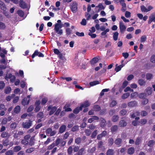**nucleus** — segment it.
Listing matches in <instances>:
<instances>
[{
	"label": "nucleus",
	"mask_w": 155,
	"mask_h": 155,
	"mask_svg": "<svg viewBox=\"0 0 155 155\" xmlns=\"http://www.w3.org/2000/svg\"><path fill=\"white\" fill-rule=\"evenodd\" d=\"M78 4L75 2H73L70 5L71 10L73 13H75L78 9Z\"/></svg>",
	"instance_id": "obj_1"
},
{
	"label": "nucleus",
	"mask_w": 155,
	"mask_h": 155,
	"mask_svg": "<svg viewBox=\"0 0 155 155\" xmlns=\"http://www.w3.org/2000/svg\"><path fill=\"white\" fill-rule=\"evenodd\" d=\"M58 25L59 23H56L54 25V29L56 32L58 34H59L60 35H61L63 33V30L61 29L60 30L61 28Z\"/></svg>",
	"instance_id": "obj_2"
},
{
	"label": "nucleus",
	"mask_w": 155,
	"mask_h": 155,
	"mask_svg": "<svg viewBox=\"0 0 155 155\" xmlns=\"http://www.w3.org/2000/svg\"><path fill=\"white\" fill-rule=\"evenodd\" d=\"M32 124V122L30 120H29L28 122H23L22 124V127L25 128H29Z\"/></svg>",
	"instance_id": "obj_3"
},
{
	"label": "nucleus",
	"mask_w": 155,
	"mask_h": 155,
	"mask_svg": "<svg viewBox=\"0 0 155 155\" xmlns=\"http://www.w3.org/2000/svg\"><path fill=\"white\" fill-rule=\"evenodd\" d=\"M119 27L121 33H124L126 29V27L123 22H120Z\"/></svg>",
	"instance_id": "obj_4"
},
{
	"label": "nucleus",
	"mask_w": 155,
	"mask_h": 155,
	"mask_svg": "<svg viewBox=\"0 0 155 155\" xmlns=\"http://www.w3.org/2000/svg\"><path fill=\"white\" fill-rule=\"evenodd\" d=\"M153 21L155 22V13L151 14L149 17L148 22L149 24H150Z\"/></svg>",
	"instance_id": "obj_5"
},
{
	"label": "nucleus",
	"mask_w": 155,
	"mask_h": 155,
	"mask_svg": "<svg viewBox=\"0 0 155 155\" xmlns=\"http://www.w3.org/2000/svg\"><path fill=\"white\" fill-rule=\"evenodd\" d=\"M100 126L102 128H104L106 126L107 124L106 120L103 118L101 117Z\"/></svg>",
	"instance_id": "obj_6"
},
{
	"label": "nucleus",
	"mask_w": 155,
	"mask_h": 155,
	"mask_svg": "<svg viewBox=\"0 0 155 155\" xmlns=\"http://www.w3.org/2000/svg\"><path fill=\"white\" fill-rule=\"evenodd\" d=\"M19 5L20 7L23 9L26 8L27 7V4L22 0H20Z\"/></svg>",
	"instance_id": "obj_7"
},
{
	"label": "nucleus",
	"mask_w": 155,
	"mask_h": 155,
	"mask_svg": "<svg viewBox=\"0 0 155 155\" xmlns=\"http://www.w3.org/2000/svg\"><path fill=\"white\" fill-rule=\"evenodd\" d=\"M119 126L121 127H126L127 125V122L124 120H121L119 122Z\"/></svg>",
	"instance_id": "obj_8"
},
{
	"label": "nucleus",
	"mask_w": 155,
	"mask_h": 155,
	"mask_svg": "<svg viewBox=\"0 0 155 155\" xmlns=\"http://www.w3.org/2000/svg\"><path fill=\"white\" fill-rule=\"evenodd\" d=\"M30 101V99H28V100L27 98L25 97L21 101V104L22 105L24 106L26 105H28L29 104Z\"/></svg>",
	"instance_id": "obj_9"
},
{
	"label": "nucleus",
	"mask_w": 155,
	"mask_h": 155,
	"mask_svg": "<svg viewBox=\"0 0 155 155\" xmlns=\"http://www.w3.org/2000/svg\"><path fill=\"white\" fill-rule=\"evenodd\" d=\"M90 104L88 101H86L84 102L83 103L81 104L80 106L82 107L81 108L82 109V108H86L90 106Z\"/></svg>",
	"instance_id": "obj_10"
},
{
	"label": "nucleus",
	"mask_w": 155,
	"mask_h": 155,
	"mask_svg": "<svg viewBox=\"0 0 155 155\" xmlns=\"http://www.w3.org/2000/svg\"><path fill=\"white\" fill-rule=\"evenodd\" d=\"M66 129V126L65 125H62L60 127L59 132L60 134H62L65 131Z\"/></svg>",
	"instance_id": "obj_11"
},
{
	"label": "nucleus",
	"mask_w": 155,
	"mask_h": 155,
	"mask_svg": "<svg viewBox=\"0 0 155 155\" xmlns=\"http://www.w3.org/2000/svg\"><path fill=\"white\" fill-rule=\"evenodd\" d=\"M1 137L2 138H8L10 137V135L9 133L6 131L2 132L1 134Z\"/></svg>",
	"instance_id": "obj_12"
},
{
	"label": "nucleus",
	"mask_w": 155,
	"mask_h": 155,
	"mask_svg": "<svg viewBox=\"0 0 155 155\" xmlns=\"http://www.w3.org/2000/svg\"><path fill=\"white\" fill-rule=\"evenodd\" d=\"M122 142V140L120 138H118L116 139L115 141V143L117 145L118 147L121 146V143Z\"/></svg>",
	"instance_id": "obj_13"
},
{
	"label": "nucleus",
	"mask_w": 155,
	"mask_h": 155,
	"mask_svg": "<svg viewBox=\"0 0 155 155\" xmlns=\"http://www.w3.org/2000/svg\"><path fill=\"white\" fill-rule=\"evenodd\" d=\"M145 94L148 95L151 94L152 92V89L151 87H148L145 90Z\"/></svg>",
	"instance_id": "obj_14"
},
{
	"label": "nucleus",
	"mask_w": 155,
	"mask_h": 155,
	"mask_svg": "<svg viewBox=\"0 0 155 155\" xmlns=\"http://www.w3.org/2000/svg\"><path fill=\"white\" fill-rule=\"evenodd\" d=\"M137 102L135 101H131L129 102L128 104V106L130 107H134L137 106Z\"/></svg>",
	"instance_id": "obj_15"
},
{
	"label": "nucleus",
	"mask_w": 155,
	"mask_h": 155,
	"mask_svg": "<svg viewBox=\"0 0 155 155\" xmlns=\"http://www.w3.org/2000/svg\"><path fill=\"white\" fill-rule=\"evenodd\" d=\"M0 8L3 11L6 10V6L5 4L2 1L0 0Z\"/></svg>",
	"instance_id": "obj_16"
},
{
	"label": "nucleus",
	"mask_w": 155,
	"mask_h": 155,
	"mask_svg": "<svg viewBox=\"0 0 155 155\" xmlns=\"http://www.w3.org/2000/svg\"><path fill=\"white\" fill-rule=\"evenodd\" d=\"M99 61L98 59L97 58H94L90 61V63L91 65H94L97 63Z\"/></svg>",
	"instance_id": "obj_17"
},
{
	"label": "nucleus",
	"mask_w": 155,
	"mask_h": 155,
	"mask_svg": "<svg viewBox=\"0 0 155 155\" xmlns=\"http://www.w3.org/2000/svg\"><path fill=\"white\" fill-rule=\"evenodd\" d=\"M21 110V107L20 106L18 105L16 106L14 109V112L15 114L19 113Z\"/></svg>",
	"instance_id": "obj_18"
},
{
	"label": "nucleus",
	"mask_w": 155,
	"mask_h": 155,
	"mask_svg": "<svg viewBox=\"0 0 155 155\" xmlns=\"http://www.w3.org/2000/svg\"><path fill=\"white\" fill-rule=\"evenodd\" d=\"M135 151V149L133 147H130L127 150V153L128 154H132L134 153Z\"/></svg>",
	"instance_id": "obj_19"
},
{
	"label": "nucleus",
	"mask_w": 155,
	"mask_h": 155,
	"mask_svg": "<svg viewBox=\"0 0 155 155\" xmlns=\"http://www.w3.org/2000/svg\"><path fill=\"white\" fill-rule=\"evenodd\" d=\"M82 107L80 106V107H77L75 108L73 110V113L75 114H77L79 113L80 111L82 110V109L81 108Z\"/></svg>",
	"instance_id": "obj_20"
},
{
	"label": "nucleus",
	"mask_w": 155,
	"mask_h": 155,
	"mask_svg": "<svg viewBox=\"0 0 155 155\" xmlns=\"http://www.w3.org/2000/svg\"><path fill=\"white\" fill-rule=\"evenodd\" d=\"M118 129V127L117 125H114L112 126L110 129L111 132L114 133V132H116Z\"/></svg>",
	"instance_id": "obj_21"
},
{
	"label": "nucleus",
	"mask_w": 155,
	"mask_h": 155,
	"mask_svg": "<svg viewBox=\"0 0 155 155\" xmlns=\"http://www.w3.org/2000/svg\"><path fill=\"white\" fill-rule=\"evenodd\" d=\"M114 150L112 149H108L106 153V155H114Z\"/></svg>",
	"instance_id": "obj_22"
},
{
	"label": "nucleus",
	"mask_w": 155,
	"mask_h": 155,
	"mask_svg": "<svg viewBox=\"0 0 155 155\" xmlns=\"http://www.w3.org/2000/svg\"><path fill=\"white\" fill-rule=\"evenodd\" d=\"M57 107L56 106L52 107L51 110L50 111L49 114V115H51L53 114L56 110Z\"/></svg>",
	"instance_id": "obj_23"
},
{
	"label": "nucleus",
	"mask_w": 155,
	"mask_h": 155,
	"mask_svg": "<svg viewBox=\"0 0 155 155\" xmlns=\"http://www.w3.org/2000/svg\"><path fill=\"white\" fill-rule=\"evenodd\" d=\"M119 117L118 115H114L112 117V121L114 122H116L119 120Z\"/></svg>",
	"instance_id": "obj_24"
},
{
	"label": "nucleus",
	"mask_w": 155,
	"mask_h": 155,
	"mask_svg": "<svg viewBox=\"0 0 155 155\" xmlns=\"http://www.w3.org/2000/svg\"><path fill=\"white\" fill-rule=\"evenodd\" d=\"M11 90V88L10 86L7 87L4 89V93L6 94H9Z\"/></svg>",
	"instance_id": "obj_25"
},
{
	"label": "nucleus",
	"mask_w": 155,
	"mask_h": 155,
	"mask_svg": "<svg viewBox=\"0 0 155 155\" xmlns=\"http://www.w3.org/2000/svg\"><path fill=\"white\" fill-rule=\"evenodd\" d=\"M35 139L34 138V136L32 137L31 138L29 142L28 143L29 145L31 146L35 144Z\"/></svg>",
	"instance_id": "obj_26"
},
{
	"label": "nucleus",
	"mask_w": 155,
	"mask_h": 155,
	"mask_svg": "<svg viewBox=\"0 0 155 155\" xmlns=\"http://www.w3.org/2000/svg\"><path fill=\"white\" fill-rule=\"evenodd\" d=\"M93 109L94 111L98 112L100 111L101 110V107L98 105H94L93 107Z\"/></svg>",
	"instance_id": "obj_27"
},
{
	"label": "nucleus",
	"mask_w": 155,
	"mask_h": 155,
	"mask_svg": "<svg viewBox=\"0 0 155 155\" xmlns=\"http://www.w3.org/2000/svg\"><path fill=\"white\" fill-rule=\"evenodd\" d=\"M35 149V147H31L26 149L25 150V152L28 153H31L34 151Z\"/></svg>",
	"instance_id": "obj_28"
},
{
	"label": "nucleus",
	"mask_w": 155,
	"mask_h": 155,
	"mask_svg": "<svg viewBox=\"0 0 155 155\" xmlns=\"http://www.w3.org/2000/svg\"><path fill=\"white\" fill-rule=\"evenodd\" d=\"M70 106L69 104H66L64 107L63 108L65 109V111L68 112L72 111V109L71 108L68 107Z\"/></svg>",
	"instance_id": "obj_29"
},
{
	"label": "nucleus",
	"mask_w": 155,
	"mask_h": 155,
	"mask_svg": "<svg viewBox=\"0 0 155 155\" xmlns=\"http://www.w3.org/2000/svg\"><path fill=\"white\" fill-rule=\"evenodd\" d=\"M138 83L140 86H144L146 83V82L142 79H139L138 80Z\"/></svg>",
	"instance_id": "obj_30"
},
{
	"label": "nucleus",
	"mask_w": 155,
	"mask_h": 155,
	"mask_svg": "<svg viewBox=\"0 0 155 155\" xmlns=\"http://www.w3.org/2000/svg\"><path fill=\"white\" fill-rule=\"evenodd\" d=\"M21 147L19 146H17L13 148V151L14 152H17L19 151L21 149Z\"/></svg>",
	"instance_id": "obj_31"
},
{
	"label": "nucleus",
	"mask_w": 155,
	"mask_h": 155,
	"mask_svg": "<svg viewBox=\"0 0 155 155\" xmlns=\"http://www.w3.org/2000/svg\"><path fill=\"white\" fill-rule=\"evenodd\" d=\"M142 140V137H137L135 141V144L136 145H138L140 144Z\"/></svg>",
	"instance_id": "obj_32"
},
{
	"label": "nucleus",
	"mask_w": 155,
	"mask_h": 155,
	"mask_svg": "<svg viewBox=\"0 0 155 155\" xmlns=\"http://www.w3.org/2000/svg\"><path fill=\"white\" fill-rule=\"evenodd\" d=\"M127 112V110L125 109H123L120 112V115L121 116H124L126 114Z\"/></svg>",
	"instance_id": "obj_33"
},
{
	"label": "nucleus",
	"mask_w": 155,
	"mask_h": 155,
	"mask_svg": "<svg viewBox=\"0 0 155 155\" xmlns=\"http://www.w3.org/2000/svg\"><path fill=\"white\" fill-rule=\"evenodd\" d=\"M97 134V130H94L92 133L91 137L93 139L96 137Z\"/></svg>",
	"instance_id": "obj_34"
},
{
	"label": "nucleus",
	"mask_w": 155,
	"mask_h": 155,
	"mask_svg": "<svg viewBox=\"0 0 155 155\" xmlns=\"http://www.w3.org/2000/svg\"><path fill=\"white\" fill-rule=\"evenodd\" d=\"M155 143V141L153 140H151L148 141L147 145L149 147H152Z\"/></svg>",
	"instance_id": "obj_35"
},
{
	"label": "nucleus",
	"mask_w": 155,
	"mask_h": 155,
	"mask_svg": "<svg viewBox=\"0 0 155 155\" xmlns=\"http://www.w3.org/2000/svg\"><path fill=\"white\" fill-rule=\"evenodd\" d=\"M66 35L68 36L71 35L72 32V30L70 28H67L65 29Z\"/></svg>",
	"instance_id": "obj_36"
},
{
	"label": "nucleus",
	"mask_w": 155,
	"mask_h": 155,
	"mask_svg": "<svg viewBox=\"0 0 155 155\" xmlns=\"http://www.w3.org/2000/svg\"><path fill=\"white\" fill-rule=\"evenodd\" d=\"M119 33L117 32H116L114 33L113 38L114 40L116 41L118 39Z\"/></svg>",
	"instance_id": "obj_37"
},
{
	"label": "nucleus",
	"mask_w": 155,
	"mask_h": 155,
	"mask_svg": "<svg viewBox=\"0 0 155 155\" xmlns=\"http://www.w3.org/2000/svg\"><path fill=\"white\" fill-rule=\"evenodd\" d=\"M140 113L139 111H137L131 115V117L134 118L137 116H139L140 115Z\"/></svg>",
	"instance_id": "obj_38"
},
{
	"label": "nucleus",
	"mask_w": 155,
	"mask_h": 155,
	"mask_svg": "<svg viewBox=\"0 0 155 155\" xmlns=\"http://www.w3.org/2000/svg\"><path fill=\"white\" fill-rule=\"evenodd\" d=\"M99 84V82L97 81H93L91 82L90 83V85L91 86H93L94 85L98 84Z\"/></svg>",
	"instance_id": "obj_39"
},
{
	"label": "nucleus",
	"mask_w": 155,
	"mask_h": 155,
	"mask_svg": "<svg viewBox=\"0 0 155 155\" xmlns=\"http://www.w3.org/2000/svg\"><path fill=\"white\" fill-rule=\"evenodd\" d=\"M85 150V149L84 148L81 149L79 150L77 153V155H82L83 152Z\"/></svg>",
	"instance_id": "obj_40"
},
{
	"label": "nucleus",
	"mask_w": 155,
	"mask_h": 155,
	"mask_svg": "<svg viewBox=\"0 0 155 155\" xmlns=\"http://www.w3.org/2000/svg\"><path fill=\"white\" fill-rule=\"evenodd\" d=\"M81 141V139L80 137H77L75 140V142L78 144H80Z\"/></svg>",
	"instance_id": "obj_41"
},
{
	"label": "nucleus",
	"mask_w": 155,
	"mask_h": 155,
	"mask_svg": "<svg viewBox=\"0 0 155 155\" xmlns=\"http://www.w3.org/2000/svg\"><path fill=\"white\" fill-rule=\"evenodd\" d=\"M37 117L40 118L41 119L43 118L44 117L43 112H39L37 115Z\"/></svg>",
	"instance_id": "obj_42"
},
{
	"label": "nucleus",
	"mask_w": 155,
	"mask_h": 155,
	"mask_svg": "<svg viewBox=\"0 0 155 155\" xmlns=\"http://www.w3.org/2000/svg\"><path fill=\"white\" fill-rule=\"evenodd\" d=\"M130 96V93L128 92L124 94L121 96L122 99H125L127 98Z\"/></svg>",
	"instance_id": "obj_43"
},
{
	"label": "nucleus",
	"mask_w": 155,
	"mask_h": 155,
	"mask_svg": "<svg viewBox=\"0 0 155 155\" xmlns=\"http://www.w3.org/2000/svg\"><path fill=\"white\" fill-rule=\"evenodd\" d=\"M9 143V140L8 139H5L3 140V144L4 146H7L8 145Z\"/></svg>",
	"instance_id": "obj_44"
},
{
	"label": "nucleus",
	"mask_w": 155,
	"mask_h": 155,
	"mask_svg": "<svg viewBox=\"0 0 155 155\" xmlns=\"http://www.w3.org/2000/svg\"><path fill=\"white\" fill-rule=\"evenodd\" d=\"M21 143L22 144L26 146L28 144L29 142L28 141L23 139L21 140Z\"/></svg>",
	"instance_id": "obj_45"
},
{
	"label": "nucleus",
	"mask_w": 155,
	"mask_h": 155,
	"mask_svg": "<svg viewBox=\"0 0 155 155\" xmlns=\"http://www.w3.org/2000/svg\"><path fill=\"white\" fill-rule=\"evenodd\" d=\"M79 126L75 125L71 129V131L73 132H75L78 130Z\"/></svg>",
	"instance_id": "obj_46"
},
{
	"label": "nucleus",
	"mask_w": 155,
	"mask_h": 155,
	"mask_svg": "<svg viewBox=\"0 0 155 155\" xmlns=\"http://www.w3.org/2000/svg\"><path fill=\"white\" fill-rule=\"evenodd\" d=\"M14 152L13 150H10L7 151L5 153V155H13Z\"/></svg>",
	"instance_id": "obj_47"
},
{
	"label": "nucleus",
	"mask_w": 155,
	"mask_h": 155,
	"mask_svg": "<svg viewBox=\"0 0 155 155\" xmlns=\"http://www.w3.org/2000/svg\"><path fill=\"white\" fill-rule=\"evenodd\" d=\"M6 28V26L5 24L0 21V29L4 30Z\"/></svg>",
	"instance_id": "obj_48"
},
{
	"label": "nucleus",
	"mask_w": 155,
	"mask_h": 155,
	"mask_svg": "<svg viewBox=\"0 0 155 155\" xmlns=\"http://www.w3.org/2000/svg\"><path fill=\"white\" fill-rule=\"evenodd\" d=\"M48 99L46 97H45L43 98L41 100V104L42 105H45L47 102Z\"/></svg>",
	"instance_id": "obj_49"
},
{
	"label": "nucleus",
	"mask_w": 155,
	"mask_h": 155,
	"mask_svg": "<svg viewBox=\"0 0 155 155\" xmlns=\"http://www.w3.org/2000/svg\"><path fill=\"white\" fill-rule=\"evenodd\" d=\"M18 14L21 17H23L24 15V12L21 10H19L17 11Z\"/></svg>",
	"instance_id": "obj_50"
},
{
	"label": "nucleus",
	"mask_w": 155,
	"mask_h": 155,
	"mask_svg": "<svg viewBox=\"0 0 155 155\" xmlns=\"http://www.w3.org/2000/svg\"><path fill=\"white\" fill-rule=\"evenodd\" d=\"M39 52L38 50H35L31 56L32 58H34L35 56H38Z\"/></svg>",
	"instance_id": "obj_51"
},
{
	"label": "nucleus",
	"mask_w": 155,
	"mask_h": 155,
	"mask_svg": "<svg viewBox=\"0 0 155 155\" xmlns=\"http://www.w3.org/2000/svg\"><path fill=\"white\" fill-rule=\"evenodd\" d=\"M62 108L61 107H59L57 110L56 111V112L55 113L54 115L56 116H58L61 112V110Z\"/></svg>",
	"instance_id": "obj_52"
},
{
	"label": "nucleus",
	"mask_w": 155,
	"mask_h": 155,
	"mask_svg": "<svg viewBox=\"0 0 155 155\" xmlns=\"http://www.w3.org/2000/svg\"><path fill=\"white\" fill-rule=\"evenodd\" d=\"M96 150V148L95 147H93L91 149H89L88 150V152L89 153H94Z\"/></svg>",
	"instance_id": "obj_53"
},
{
	"label": "nucleus",
	"mask_w": 155,
	"mask_h": 155,
	"mask_svg": "<svg viewBox=\"0 0 155 155\" xmlns=\"http://www.w3.org/2000/svg\"><path fill=\"white\" fill-rule=\"evenodd\" d=\"M140 9L142 12H147V8L143 5H142L140 6Z\"/></svg>",
	"instance_id": "obj_54"
},
{
	"label": "nucleus",
	"mask_w": 155,
	"mask_h": 155,
	"mask_svg": "<svg viewBox=\"0 0 155 155\" xmlns=\"http://www.w3.org/2000/svg\"><path fill=\"white\" fill-rule=\"evenodd\" d=\"M68 153V154H71L73 151V148L71 146H70L67 150Z\"/></svg>",
	"instance_id": "obj_55"
},
{
	"label": "nucleus",
	"mask_w": 155,
	"mask_h": 155,
	"mask_svg": "<svg viewBox=\"0 0 155 155\" xmlns=\"http://www.w3.org/2000/svg\"><path fill=\"white\" fill-rule=\"evenodd\" d=\"M153 75L150 73H147L146 74V78L147 80H150L152 78Z\"/></svg>",
	"instance_id": "obj_56"
},
{
	"label": "nucleus",
	"mask_w": 155,
	"mask_h": 155,
	"mask_svg": "<svg viewBox=\"0 0 155 155\" xmlns=\"http://www.w3.org/2000/svg\"><path fill=\"white\" fill-rule=\"evenodd\" d=\"M84 132L85 134L87 136H90L91 133V131L89 129L85 130H84Z\"/></svg>",
	"instance_id": "obj_57"
},
{
	"label": "nucleus",
	"mask_w": 155,
	"mask_h": 155,
	"mask_svg": "<svg viewBox=\"0 0 155 155\" xmlns=\"http://www.w3.org/2000/svg\"><path fill=\"white\" fill-rule=\"evenodd\" d=\"M148 113L145 110H142L140 112V115L142 117H144L147 115Z\"/></svg>",
	"instance_id": "obj_58"
},
{
	"label": "nucleus",
	"mask_w": 155,
	"mask_h": 155,
	"mask_svg": "<svg viewBox=\"0 0 155 155\" xmlns=\"http://www.w3.org/2000/svg\"><path fill=\"white\" fill-rule=\"evenodd\" d=\"M5 85V84L3 81H0V90L3 89Z\"/></svg>",
	"instance_id": "obj_59"
},
{
	"label": "nucleus",
	"mask_w": 155,
	"mask_h": 155,
	"mask_svg": "<svg viewBox=\"0 0 155 155\" xmlns=\"http://www.w3.org/2000/svg\"><path fill=\"white\" fill-rule=\"evenodd\" d=\"M114 143V140L112 138H110L108 140V143L109 146H112Z\"/></svg>",
	"instance_id": "obj_60"
},
{
	"label": "nucleus",
	"mask_w": 155,
	"mask_h": 155,
	"mask_svg": "<svg viewBox=\"0 0 155 155\" xmlns=\"http://www.w3.org/2000/svg\"><path fill=\"white\" fill-rule=\"evenodd\" d=\"M116 101H115L113 100L110 103V106L111 107H114V106L116 105Z\"/></svg>",
	"instance_id": "obj_61"
},
{
	"label": "nucleus",
	"mask_w": 155,
	"mask_h": 155,
	"mask_svg": "<svg viewBox=\"0 0 155 155\" xmlns=\"http://www.w3.org/2000/svg\"><path fill=\"white\" fill-rule=\"evenodd\" d=\"M150 61L153 63H155V55L153 54L152 55L150 58Z\"/></svg>",
	"instance_id": "obj_62"
},
{
	"label": "nucleus",
	"mask_w": 155,
	"mask_h": 155,
	"mask_svg": "<svg viewBox=\"0 0 155 155\" xmlns=\"http://www.w3.org/2000/svg\"><path fill=\"white\" fill-rule=\"evenodd\" d=\"M34 108V107L33 105H31L27 109V111L28 112H30L32 111Z\"/></svg>",
	"instance_id": "obj_63"
},
{
	"label": "nucleus",
	"mask_w": 155,
	"mask_h": 155,
	"mask_svg": "<svg viewBox=\"0 0 155 155\" xmlns=\"http://www.w3.org/2000/svg\"><path fill=\"white\" fill-rule=\"evenodd\" d=\"M128 82L126 81H124L122 84L121 87L123 88H124L128 85Z\"/></svg>",
	"instance_id": "obj_64"
}]
</instances>
